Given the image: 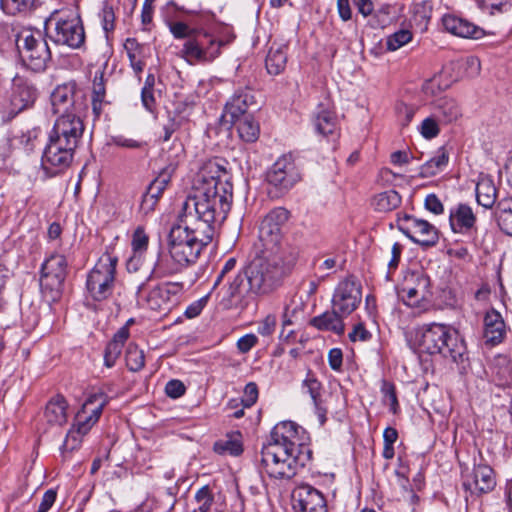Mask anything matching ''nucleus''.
Returning a JSON list of instances; mask_svg holds the SVG:
<instances>
[{
	"mask_svg": "<svg viewBox=\"0 0 512 512\" xmlns=\"http://www.w3.org/2000/svg\"><path fill=\"white\" fill-rule=\"evenodd\" d=\"M232 200L233 185L227 170L217 160L205 162L195 177L193 194L183 202L180 224L169 233L168 248L185 268L212 242Z\"/></svg>",
	"mask_w": 512,
	"mask_h": 512,
	"instance_id": "nucleus-1",
	"label": "nucleus"
},
{
	"mask_svg": "<svg viewBox=\"0 0 512 512\" xmlns=\"http://www.w3.org/2000/svg\"><path fill=\"white\" fill-rule=\"evenodd\" d=\"M287 271L283 253L255 251L253 260L217 291L218 305L229 310L245 295H265L276 289Z\"/></svg>",
	"mask_w": 512,
	"mask_h": 512,
	"instance_id": "nucleus-2",
	"label": "nucleus"
},
{
	"mask_svg": "<svg viewBox=\"0 0 512 512\" xmlns=\"http://www.w3.org/2000/svg\"><path fill=\"white\" fill-rule=\"evenodd\" d=\"M309 436L293 421L274 426L261 451V470L275 479H291L311 459Z\"/></svg>",
	"mask_w": 512,
	"mask_h": 512,
	"instance_id": "nucleus-3",
	"label": "nucleus"
},
{
	"mask_svg": "<svg viewBox=\"0 0 512 512\" xmlns=\"http://www.w3.org/2000/svg\"><path fill=\"white\" fill-rule=\"evenodd\" d=\"M418 344L422 352L430 355L439 354L458 365H464L468 360L464 340L456 329L447 324L423 325Z\"/></svg>",
	"mask_w": 512,
	"mask_h": 512,
	"instance_id": "nucleus-4",
	"label": "nucleus"
},
{
	"mask_svg": "<svg viewBox=\"0 0 512 512\" xmlns=\"http://www.w3.org/2000/svg\"><path fill=\"white\" fill-rule=\"evenodd\" d=\"M107 403L108 396L103 392L90 395L84 402L76 416L77 423L68 431L63 445L60 447L63 461L70 460L73 452L80 448L83 437L97 423Z\"/></svg>",
	"mask_w": 512,
	"mask_h": 512,
	"instance_id": "nucleus-5",
	"label": "nucleus"
},
{
	"mask_svg": "<svg viewBox=\"0 0 512 512\" xmlns=\"http://www.w3.org/2000/svg\"><path fill=\"white\" fill-rule=\"evenodd\" d=\"M118 258L109 252L103 253L86 277V292L94 301H104L112 296L116 285Z\"/></svg>",
	"mask_w": 512,
	"mask_h": 512,
	"instance_id": "nucleus-6",
	"label": "nucleus"
},
{
	"mask_svg": "<svg viewBox=\"0 0 512 512\" xmlns=\"http://www.w3.org/2000/svg\"><path fill=\"white\" fill-rule=\"evenodd\" d=\"M398 297L405 305L423 312L432 304L430 278L421 270L407 271L397 287Z\"/></svg>",
	"mask_w": 512,
	"mask_h": 512,
	"instance_id": "nucleus-7",
	"label": "nucleus"
},
{
	"mask_svg": "<svg viewBox=\"0 0 512 512\" xmlns=\"http://www.w3.org/2000/svg\"><path fill=\"white\" fill-rule=\"evenodd\" d=\"M68 274V263L64 255L53 253L42 264L40 288L49 302L60 299Z\"/></svg>",
	"mask_w": 512,
	"mask_h": 512,
	"instance_id": "nucleus-8",
	"label": "nucleus"
},
{
	"mask_svg": "<svg viewBox=\"0 0 512 512\" xmlns=\"http://www.w3.org/2000/svg\"><path fill=\"white\" fill-rule=\"evenodd\" d=\"M289 218V212L283 207L271 210L262 220L255 251L283 253L281 248L282 226Z\"/></svg>",
	"mask_w": 512,
	"mask_h": 512,
	"instance_id": "nucleus-9",
	"label": "nucleus"
},
{
	"mask_svg": "<svg viewBox=\"0 0 512 512\" xmlns=\"http://www.w3.org/2000/svg\"><path fill=\"white\" fill-rule=\"evenodd\" d=\"M16 45L23 63L33 71H43L51 59L47 41L39 33L23 31L18 34Z\"/></svg>",
	"mask_w": 512,
	"mask_h": 512,
	"instance_id": "nucleus-10",
	"label": "nucleus"
},
{
	"mask_svg": "<svg viewBox=\"0 0 512 512\" xmlns=\"http://www.w3.org/2000/svg\"><path fill=\"white\" fill-rule=\"evenodd\" d=\"M55 21L51 38L56 44L66 45L72 49L80 48L85 41L84 28L80 18L73 12L62 16L58 10L51 13L46 24Z\"/></svg>",
	"mask_w": 512,
	"mask_h": 512,
	"instance_id": "nucleus-11",
	"label": "nucleus"
},
{
	"mask_svg": "<svg viewBox=\"0 0 512 512\" xmlns=\"http://www.w3.org/2000/svg\"><path fill=\"white\" fill-rule=\"evenodd\" d=\"M181 290L182 285L180 283L165 282L146 293L144 283H142L137 289V299L145 304L148 309L167 312L177 302V296Z\"/></svg>",
	"mask_w": 512,
	"mask_h": 512,
	"instance_id": "nucleus-12",
	"label": "nucleus"
},
{
	"mask_svg": "<svg viewBox=\"0 0 512 512\" xmlns=\"http://www.w3.org/2000/svg\"><path fill=\"white\" fill-rule=\"evenodd\" d=\"M37 98L36 89L21 77L13 80L11 94L2 106L4 120H11L19 113L33 107Z\"/></svg>",
	"mask_w": 512,
	"mask_h": 512,
	"instance_id": "nucleus-13",
	"label": "nucleus"
},
{
	"mask_svg": "<svg viewBox=\"0 0 512 512\" xmlns=\"http://www.w3.org/2000/svg\"><path fill=\"white\" fill-rule=\"evenodd\" d=\"M51 105L54 114L58 116L66 114L84 115L87 108L85 97L80 91H76L74 84L57 86L51 94Z\"/></svg>",
	"mask_w": 512,
	"mask_h": 512,
	"instance_id": "nucleus-14",
	"label": "nucleus"
},
{
	"mask_svg": "<svg viewBox=\"0 0 512 512\" xmlns=\"http://www.w3.org/2000/svg\"><path fill=\"white\" fill-rule=\"evenodd\" d=\"M84 130L83 115L66 114L57 117L53 128L49 132V138L77 148Z\"/></svg>",
	"mask_w": 512,
	"mask_h": 512,
	"instance_id": "nucleus-15",
	"label": "nucleus"
},
{
	"mask_svg": "<svg viewBox=\"0 0 512 512\" xmlns=\"http://www.w3.org/2000/svg\"><path fill=\"white\" fill-rule=\"evenodd\" d=\"M399 230L414 243L434 246L439 240L437 228L428 221L405 214L398 219Z\"/></svg>",
	"mask_w": 512,
	"mask_h": 512,
	"instance_id": "nucleus-16",
	"label": "nucleus"
},
{
	"mask_svg": "<svg viewBox=\"0 0 512 512\" xmlns=\"http://www.w3.org/2000/svg\"><path fill=\"white\" fill-rule=\"evenodd\" d=\"M362 300L361 285L354 277L339 282L332 296V308L343 316L356 310Z\"/></svg>",
	"mask_w": 512,
	"mask_h": 512,
	"instance_id": "nucleus-17",
	"label": "nucleus"
},
{
	"mask_svg": "<svg viewBox=\"0 0 512 512\" xmlns=\"http://www.w3.org/2000/svg\"><path fill=\"white\" fill-rule=\"evenodd\" d=\"M76 149L48 137V143L42 156L44 170L50 175H56L65 170L72 163Z\"/></svg>",
	"mask_w": 512,
	"mask_h": 512,
	"instance_id": "nucleus-18",
	"label": "nucleus"
},
{
	"mask_svg": "<svg viewBox=\"0 0 512 512\" xmlns=\"http://www.w3.org/2000/svg\"><path fill=\"white\" fill-rule=\"evenodd\" d=\"M300 180V173L291 155L277 159L267 173V181L283 193L291 189Z\"/></svg>",
	"mask_w": 512,
	"mask_h": 512,
	"instance_id": "nucleus-19",
	"label": "nucleus"
},
{
	"mask_svg": "<svg viewBox=\"0 0 512 512\" xmlns=\"http://www.w3.org/2000/svg\"><path fill=\"white\" fill-rule=\"evenodd\" d=\"M208 42L209 46L206 47L201 34H196L183 44L181 57L190 64L213 61L220 54L222 42H217L215 39H210Z\"/></svg>",
	"mask_w": 512,
	"mask_h": 512,
	"instance_id": "nucleus-20",
	"label": "nucleus"
},
{
	"mask_svg": "<svg viewBox=\"0 0 512 512\" xmlns=\"http://www.w3.org/2000/svg\"><path fill=\"white\" fill-rule=\"evenodd\" d=\"M292 504L296 512H328L323 494L308 484L294 489Z\"/></svg>",
	"mask_w": 512,
	"mask_h": 512,
	"instance_id": "nucleus-21",
	"label": "nucleus"
},
{
	"mask_svg": "<svg viewBox=\"0 0 512 512\" xmlns=\"http://www.w3.org/2000/svg\"><path fill=\"white\" fill-rule=\"evenodd\" d=\"M495 486L494 470L486 464L474 465L471 472L463 474V487L471 493H488Z\"/></svg>",
	"mask_w": 512,
	"mask_h": 512,
	"instance_id": "nucleus-22",
	"label": "nucleus"
},
{
	"mask_svg": "<svg viewBox=\"0 0 512 512\" xmlns=\"http://www.w3.org/2000/svg\"><path fill=\"white\" fill-rule=\"evenodd\" d=\"M476 222V215L467 204L459 203L449 211V224L454 233L470 234L476 232Z\"/></svg>",
	"mask_w": 512,
	"mask_h": 512,
	"instance_id": "nucleus-23",
	"label": "nucleus"
},
{
	"mask_svg": "<svg viewBox=\"0 0 512 512\" xmlns=\"http://www.w3.org/2000/svg\"><path fill=\"white\" fill-rule=\"evenodd\" d=\"M254 104V96L251 91L241 90L236 92L226 103L222 120L224 123L235 122L243 116L251 115L248 109Z\"/></svg>",
	"mask_w": 512,
	"mask_h": 512,
	"instance_id": "nucleus-24",
	"label": "nucleus"
},
{
	"mask_svg": "<svg viewBox=\"0 0 512 512\" xmlns=\"http://www.w3.org/2000/svg\"><path fill=\"white\" fill-rule=\"evenodd\" d=\"M442 24L447 32L458 37L480 39L485 35L482 28L455 15H444L442 18Z\"/></svg>",
	"mask_w": 512,
	"mask_h": 512,
	"instance_id": "nucleus-25",
	"label": "nucleus"
},
{
	"mask_svg": "<svg viewBox=\"0 0 512 512\" xmlns=\"http://www.w3.org/2000/svg\"><path fill=\"white\" fill-rule=\"evenodd\" d=\"M184 268L185 267L180 260L174 256L172 249L168 248V252L160 250L153 268L150 271L148 280L171 276L180 272Z\"/></svg>",
	"mask_w": 512,
	"mask_h": 512,
	"instance_id": "nucleus-26",
	"label": "nucleus"
},
{
	"mask_svg": "<svg viewBox=\"0 0 512 512\" xmlns=\"http://www.w3.org/2000/svg\"><path fill=\"white\" fill-rule=\"evenodd\" d=\"M506 330L502 316L496 310H490L484 317V338L492 345L502 342Z\"/></svg>",
	"mask_w": 512,
	"mask_h": 512,
	"instance_id": "nucleus-27",
	"label": "nucleus"
},
{
	"mask_svg": "<svg viewBox=\"0 0 512 512\" xmlns=\"http://www.w3.org/2000/svg\"><path fill=\"white\" fill-rule=\"evenodd\" d=\"M344 316L340 314V312L335 311L332 308V311H325L322 314L313 317L310 320V325L320 331H329L333 332L337 335H342L345 331V325L343 322Z\"/></svg>",
	"mask_w": 512,
	"mask_h": 512,
	"instance_id": "nucleus-28",
	"label": "nucleus"
},
{
	"mask_svg": "<svg viewBox=\"0 0 512 512\" xmlns=\"http://www.w3.org/2000/svg\"><path fill=\"white\" fill-rule=\"evenodd\" d=\"M434 116L442 123L448 124L461 116L457 102L448 96L437 98L433 102Z\"/></svg>",
	"mask_w": 512,
	"mask_h": 512,
	"instance_id": "nucleus-29",
	"label": "nucleus"
},
{
	"mask_svg": "<svg viewBox=\"0 0 512 512\" xmlns=\"http://www.w3.org/2000/svg\"><path fill=\"white\" fill-rule=\"evenodd\" d=\"M68 404L61 395L53 397L46 405L44 417L51 425H63L67 422Z\"/></svg>",
	"mask_w": 512,
	"mask_h": 512,
	"instance_id": "nucleus-30",
	"label": "nucleus"
},
{
	"mask_svg": "<svg viewBox=\"0 0 512 512\" xmlns=\"http://www.w3.org/2000/svg\"><path fill=\"white\" fill-rule=\"evenodd\" d=\"M313 125L317 133L332 135L337 131V118L333 111L320 105L314 113Z\"/></svg>",
	"mask_w": 512,
	"mask_h": 512,
	"instance_id": "nucleus-31",
	"label": "nucleus"
},
{
	"mask_svg": "<svg viewBox=\"0 0 512 512\" xmlns=\"http://www.w3.org/2000/svg\"><path fill=\"white\" fill-rule=\"evenodd\" d=\"M129 337V330L127 327L120 328L114 335L113 339L107 344L104 353V365L111 368L115 365L116 360L122 352L124 343Z\"/></svg>",
	"mask_w": 512,
	"mask_h": 512,
	"instance_id": "nucleus-32",
	"label": "nucleus"
},
{
	"mask_svg": "<svg viewBox=\"0 0 512 512\" xmlns=\"http://www.w3.org/2000/svg\"><path fill=\"white\" fill-rule=\"evenodd\" d=\"M149 245V236L146 234L143 227H137L132 235L131 247L133 256L128 262V269H137V265L140 263L142 255L146 252Z\"/></svg>",
	"mask_w": 512,
	"mask_h": 512,
	"instance_id": "nucleus-33",
	"label": "nucleus"
},
{
	"mask_svg": "<svg viewBox=\"0 0 512 512\" xmlns=\"http://www.w3.org/2000/svg\"><path fill=\"white\" fill-rule=\"evenodd\" d=\"M228 124L236 128L239 137L245 142H254L259 137L260 127L252 114Z\"/></svg>",
	"mask_w": 512,
	"mask_h": 512,
	"instance_id": "nucleus-34",
	"label": "nucleus"
},
{
	"mask_svg": "<svg viewBox=\"0 0 512 512\" xmlns=\"http://www.w3.org/2000/svg\"><path fill=\"white\" fill-rule=\"evenodd\" d=\"M497 198V189L493 180L489 177H482L476 185V199L479 205L484 208H492Z\"/></svg>",
	"mask_w": 512,
	"mask_h": 512,
	"instance_id": "nucleus-35",
	"label": "nucleus"
},
{
	"mask_svg": "<svg viewBox=\"0 0 512 512\" xmlns=\"http://www.w3.org/2000/svg\"><path fill=\"white\" fill-rule=\"evenodd\" d=\"M448 161L449 154L445 147L439 148L435 155L421 166L420 176L424 178L435 176L447 166Z\"/></svg>",
	"mask_w": 512,
	"mask_h": 512,
	"instance_id": "nucleus-36",
	"label": "nucleus"
},
{
	"mask_svg": "<svg viewBox=\"0 0 512 512\" xmlns=\"http://www.w3.org/2000/svg\"><path fill=\"white\" fill-rule=\"evenodd\" d=\"M495 218L499 228L512 236V198H505L497 203Z\"/></svg>",
	"mask_w": 512,
	"mask_h": 512,
	"instance_id": "nucleus-37",
	"label": "nucleus"
},
{
	"mask_svg": "<svg viewBox=\"0 0 512 512\" xmlns=\"http://www.w3.org/2000/svg\"><path fill=\"white\" fill-rule=\"evenodd\" d=\"M287 63V55L283 46H272L266 57V69L271 75H279L284 71Z\"/></svg>",
	"mask_w": 512,
	"mask_h": 512,
	"instance_id": "nucleus-38",
	"label": "nucleus"
},
{
	"mask_svg": "<svg viewBox=\"0 0 512 512\" xmlns=\"http://www.w3.org/2000/svg\"><path fill=\"white\" fill-rule=\"evenodd\" d=\"M401 203V196L395 190H388L375 195L372 206L379 212H389L397 208Z\"/></svg>",
	"mask_w": 512,
	"mask_h": 512,
	"instance_id": "nucleus-39",
	"label": "nucleus"
},
{
	"mask_svg": "<svg viewBox=\"0 0 512 512\" xmlns=\"http://www.w3.org/2000/svg\"><path fill=\"white\" fill-rule=\"evenodd\" d=\"M196 507L193 512H214V494L208 485L202 486L194 495Z\"/></svg>",
	"mask_w": 512,
	"mask_h": 512,
	"instance_id": "nucleus-40",
	"label": "nucleus"
},
{
	"mask_svg": "<svg viewBox=\"0 0 512 512\" xmlns=\"http://www.w3.org/2000/svg\"><path fill=\"white\" fill-rule=\"evenodd\" d=\"M105 85L103 82V73L97 74L94 77L93 81V90H92V109L93 113L96 117L100 116L103 110V106L107 103L105 101Z\"/></svg>",
	"mask_w": 512,
	"mask_h": 512,
	"instance_id": "nucleus-41",
	"label": "nucleus"
},
{
	"mask_svg": "<svg viewBox=\"0 0 512 512\" xmlns=\"http://www.w3.org/2000/svg\"><path fill=\"white\" fill-rule=\"evenodd\" d=\"M301 390L303 394L310 396L313 404L323 401L322 400V384L316 376L310 371L307 373L305 379L302 381Z\"/></svg>",
	"mask_w": 512,
	"mask_h": 512,
	"instance_id": "nucleus-42",
	"label": "nucleus"
},
{
	"mask_svg": "<svg viewBox=\"0 0 512 512\" xmlns=\"http://www.w3.org/2000/svg\"><path fill=\"white\" fill-rule=\"evenodd\" d=\"M169 31L176 39H190L196 34H201L203 32V35L206 37L207 32H204L203 27H190L188 24L177 21V22H170L168 24Z\"/></svg>",
	"mask_w": 512,
	"mask_h": 512,
	"instance_id": "nucleus-43",
	"label": "nucleus"
},
{
	"mask_svg": "<svg viewBox=\"0 0 512 512\" xmlns=\"http://www.w3.org/2000/svg\"><path fill=\"white\" fill-rule=\"evenodd\" d=\"M126 365L130 371H140L145 365L143 350H140L134 343H130L125 353Z\"/></svg>",
	"mask_w": 512,
	"mask_h": 512,
	"instance_id": "nucleus-44",
	"label": "nucleus"
},
{
	"mask_svg": "<svg viewBox=\"0 0 512 512\" xmlns=\"http://www.w3.org/2000/svg\"><path fill=\"white\" fill-rule=\"evenodd\" d=\"M412 32L409 29H400L387 37L386 46L389 51H396L412 40Z\"/></svg>",
	"mask_w": 512,
	"mask_h": 512,
	"instance_id": "nucleus-45",
	"label": "nucleus"
},
{
	"mask_svg": "<svg viewBox=\"0 0 512 512\" xmlns=\"http://www.w3.org/2000/svg\"><path fill=\"white\" fill-rule=\"evenodd\" d=\"M35 0H1L2 8L9 14L29 11Z\"/></svg>",
	"mask_w": 512,
	"mask_h": 512,
	"instance_id": "nucleus-46",
	"label": "nucleus"
},
{
	"mask_svg": "<svg viewBox=\"0 0 512 512\" xmlns=\"http://www.w3.org/2000/svg\"><path fill=\"white\" fill-rule=\"evenodd\" d=\"M381 393L383 395L384 402L389 404L391 410L395 413L396 408L398 407L395 386L392 383L383 380L381 384Z\"/></svg>",
	"mask_w": 512,
	"mask_h": 512,
	"instance_id": "nucleus-47",
	"label": "nucleus"
},
{
	"mask_svg": "<svg viewBox=\"0 0 512 512\" xmlns=\"http://www.w3.org/2000/svg\"><path fill=\"white\" fill-rule=\"evenodd\" d=\"M124 49L127 53L129 60H135V58L145 57V46L138 43V41L135 38H127L124 43Z\"/></svg>",
	"mask_w": 512,
	"mask_h": 512,
	"instance_id": "nucleus-48",
	"label": "nucleus"
},
{
	"mask_svg": "<svg viewBox=\"0 0 512 512\" xmlns=\"http://www.w3.org/2000/svg\"><path fill=\"white\" fill-rule=\"evenodd\" d=\"M236 263H237V260L236 258L234 257H231L229 259L226 260V262L224 263L222 269H221V272L220 274L218 275L217 279L215 280L214 282V285H213V288H212V292L211 293H215V295L217 296V291H219V285L221 284V282L226 278H227V281L228 282V279H229V273L232 272L235 267H236ZM230 279H232L230 277ZM227 283H225L224 285H226Z\"/></svg>",
	"mask_w": 512,
	"mask_h": 512,
	"instance_id": "nucleus-49",
	"label": "nucleus"
},
{
	"mask_svg": "<svg viewBox=\"0 0 512 512\" xmlns=\"http://www.w3.org/2000/svg\"><path fill=\"white\" fill-rule=\"evenodd\" d=\"M395 109L400 125L402 127L408 126L415 115V108L405 103H398Z\"/></svg>",
	"mask_w": 512,
	"mask_h": 512,
	"instance_id": "nucleus-50",
	"label": "nucleus"
},
{
	"mask_svg": "<svg viewBox=\"0 0 512 512\" xmlns=\"http://www.w3.org/2000/svg\"><path fill=\"white\" fill-rule=\"evenodd\" d=\"M420 133L425 139H433L438 136L440 129L436 119L433 117L424 119L420 126Z\"/></svg>",
	"mask_w": 512,
	"mask_h": 512,
	"instance_id": "nucleus-51",
	"label": "nucleus"
},
{
	"mask_svg": "<svg viewBox=\"0 0 512 512\" xmlns=\"http://www.w3.org/2000/svg\"><path fill=\"white\" fill-rule=\"evenodd\" d=\"M258 399V387L254 382H249L244 388L241 404L244 408L252 407Z\"/></svg>",
	"mask_w": 512,
	"mask_h": 512,
	"instance_id": "nucleus-52",
	"label": "nucleus"
},
{
	"mask_svg": "<svg viewBox=\"0 0 512 512\" xmlns=\"http://www.w3.org/2000/svg\"><path fill=\"white\" fill-rule=\"evenodd\" d=\"M277 317L274 314H268L263 320L258 323L257 332L264 336H271L276 328Z\"/></svg>",
	"mask_w": 512,
	"mask_h": 512,
	"instance_id": "nucleus-53",
	"label": "nucleus"
},
{
	"mask_svg": "<svg viewBox=\"0 0 512 512\" xmlns=\"http://www.w3.org/2000/svg\"><path fill=\"white\" fill-rule=\"evenodd\" d=\"M168 182L169 179L166 175H160L149 185L146 193L159 200L163 191L166 189Z\"/></svg>",
	"mask_w": 512,
	"mask_h": 512,
	"instance_id": "nucleus-54",
	"label": "nucleus"
},
{
	"mask_svg": "<svg viewBox=\"0 0 512 512\" xmlns=\"http://www.w3.org/2000/svg\"><path fill=\"white\" fill-rule=\"evenodd\" d=\"M258 343V337L253 333L245 334L236 343L238 351L242 354L248 353Z\"/></svg>",
	"mask_w": 512,
	"mask_h": 512,
	"instance_id": "nucleus-55",
	"label": "nucleus"
},
{
	"mask_svg": "<svg viewBox=\"0 0 512 512\" xmlns=\"http://www.w3.org/2000/svg\"><path fill=\"white\" fill-rule=\"evenodd\" d=\"M112 143L118 147L128 148V149H139L142 148L144 143L132 138H127L123 135L113 136L111 139Z\"/></svg>",
	"mask_w": 512,
	"mask_h": 512,
	"instance_id": "nucleus-56",
	"label": "nucleus"
},
{
	"mask_svg": "<svg viewBox=\"0 0 512 512\" xmlns=\"http://www.w3.org/2000/svg\"><path fill=\"white\" fill-rule=\"evenodd\" d=\"M185 391V385L180 380H170L167 382L165 386L166 394L174 399L181 397L185 393Z\"/></svg>",
	"mask_w": 512,
	"mask_h": 512,
	"instance_id": "nucleus-57",
	"label": "nucleus"
},
{
	"mask_svg": "<svg viewBox=\"0 0 512 512\" xmlns=\"http://www.w3.org/2000/svg\"><path fill=\"white\" fill-rule=\"evenodd\" d=\"M425 208L435 215H440L444 212V206L440 199L433 193L428 194L424 201Z\"/></svg>",
	"mask_w": 512,
	"mask_h": 512,
	"instance_id": "nucleus-58",
	"label": "nucleus"
},
{
	"mask_svg": "<svg viewBox=\"0 0 512 512\" xmlns=\"http://www.w3.org/2000/svg\"><path fill=\"white\" fill-rule=\"evenodd\" d=\"M348 336L352 342L367 341L371 338V333L364 327L362 323H358L353 327Z\"/></svg>",
	"mask_w": 512,
	"mask_h": 512,
	"instance_id": "nucleus-59",
	"label": "nucleus"
},
{
	"mask_svg": "<svg viewBox=\"0 0 512 512\" xmlns=\"http://www.w3.org/2000/svg\"><path fill=\"white\" fill-rule=\"evenodd\" d=\"M102 27L106 33L114 30L115 15L111 7L105 6L101 12Z\"/></svg>",
	"mask_w": 512,
	"mask_h": 512,
	"instance_id": "nucleus-60",
	"label": "nucleus"
},
{
	"mask_svg": "<svg viewBox=\"0 0 512 512\" xmlns=\"http://www.w3.org/2000/svg\"><path fill=\"white\" fill-rule=\"evenodd\" d=\"M343 354L341 349L333 348L328 353V362L331 369L339 371L342 367Z\"/></svg>",
	"mask_w": 512,
	"mask_h": 512,
	"instance_id": "nucleus-61",
	"label": "nucleus"
},
{
	"mask_svg": "<svg viewBox=\"0 0 512 512\" xmlns=\"http://www.w3.org/2000/svg\"><path fill=\"white\" fill-rule=\"evenodd\" d=\"M56 491L53 489L47 490L41 500V503L36 512H47L56 500Z\"/></svg>",
	"mask_w": 512,
	"mask_h": 512,
	"instance_id": "nucleus-62",
	"label": "nucleus"
},
{
	"mask_svg": "<svg viewBox=\"0 0 512 512\" xmlns=\"http://www.w3.org/2000/svg\"><path fill=\"white\" fill-rule=\"evenodd\" d=\"M207 302V297H203L198 301H195L191 305H189L185 310V316L189 319L197 317L203 310L205 304Z\"/></svg>",
	"mask_w": 512,
	"mask_h": 512,
	"instance_id": "nucleus-63",
	"label": "nucleus"
},
{
	"mask_svg": "<svg viewBox=\"0 0 512 512\" xmlns=\"http://www.w3.org/2000/svg\"><path fill=\"white\" fill-rule=\"evenodd\" d=\"M157 202H158V199L154 198L153 196L149 195L148 193H145L142 197V201L140 204V210L145 215H147L155 209Z\"/></svg>",
	"mask_w": 512,
	"mask_h": 512,
	"instance_id": "nucleus-64",
	"label": "nucleus"
}]
</instances>
